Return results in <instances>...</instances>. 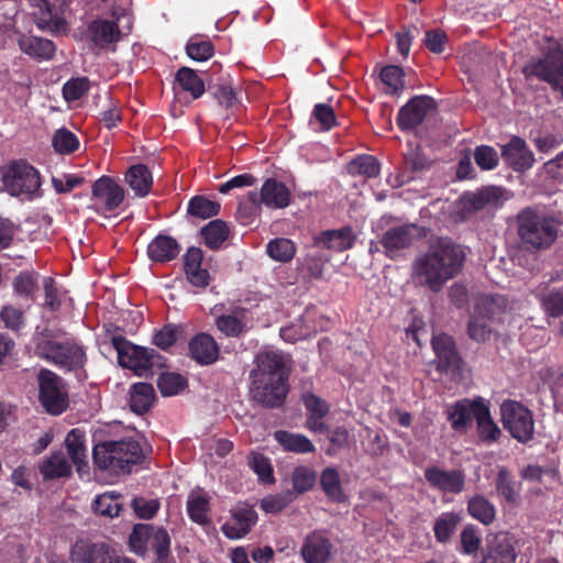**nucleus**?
Segmentation results:
<instances>
[{
  "mask_svg": "<svg viewBox=\"0 0 563 563\" xmlns=\"http://www.w3.org/2000/svg\"><path fill=\"white\" fill-rule=\"evenodd\" d=\"M464 258L465 253L460 245L448 239H439L413 260L412 280L421 287L439 292L461 272Z\"/></svg>",
  "mask_w": 563,
  "mask_h": 563,
  "instance_id": "nucleus-1",
  "label": "nucleus"
},
{
  "mask_svg": "<svg viewBox=\"0 0 563 563\" xmlns=\"http://www.w3.org/2000/svg\"><path fill=\"white\" fill-rule=\"evenodd\" d=\"M289 360L278 351H264L255 357L251 372L252 398L264 407L275 408L284 404L288 386Z\"/></svg>",
  "mask_w": 563,
  "mask_h": 563,
  "instance_id": "nucleus-2",
  "label": "nucleus"
},
{
  "mask_svg": "<svg viewBox=\"0 0 563 563\" xmlns=\"http://www.w3.org/2000/svg\"><path fill=\"white\" fill-rule=\"evenodd\" d=\"M518 235L529 249L549 247L558 238V223L543 212L527 208L517 217Z\"/></svg>",
  "mask_w": 563,
  "mask_h": 563,
  "instance_id": "nucleus-3",
  "label": "nucleus"
},
{
  "mask_svg": "<svg viewBox=\"0 0 563 563\" xmlns=\"http://www.w3.org/2000/svg\"><path fill=\"white\" fill-rule=\"evenodd\" d=\"M35 354L68 372L81 368L86 362L81 346L71 341H57L48 334H41L36 339Z\"/></svg>",
  "mask_w": 563,
  "mask_h": 563,
  "instance_id": "nucleus-4",
  "label": "nucleus"
},
{
  "mask_svg": "<svg viewBox=\"0 0 563 563\" xmlns=\"http://www.w3.org/2000/svg\"><path fill=\"white\" fill-rule=\"evenodd\" d=\"M506 299L503 296H482L477 299L474 312L467 324L468 336L477 342L489 339L493 323L504 322Z\"/></svg>",
  "mask_w": 563,
  "mask_h": 563,
  "instance_id": "nucleus-5",
  "label": "nucleus"
},
{
  "mask_svg": "<svg viewBox=\"0 0 563 563\" xmlns=\"http://www.w3.org/2000/svg\"><path fill=\"white\" fill-rule=\"evenodd\" d=\"M2 183L11 196L33 197L41 187L38 172L25 162H14L2 172Z\"/></svg>",
  "mask_w": 563,
  "mask_h": 563,
  "instance_id": "nucleus-6",
  "label": "nucleus"
},
{
  "mask_svg": "<svg viewBox=\"0 0 563 563\" xmlns=\"http://www.w3.org/2000/svg\"><path fill=\"white\" fill-rule=\"evenodd\" d=\"M501 422L512 438L526 443L533 437L534 421L531 411L516 400H506L500 407Z\"/></svg>",
  "mask_w": 563,
  "mask_h": 563,
  "instance_id": "nucleus-7",
  "label": "nucleus"
},
{
  "mask_svg": "<svg viewBox=\"0 0 563 563\" xmlns=\"http://www.w3.org/2000/svg\"><path fill=\"white\" fill-rule=\"evenodd\" d=\"M40 401L47 412L60 415L68 407V394L64 380L49 369H41L37 375Z\"/></svg>",
  "mask_w": 563,
  "mask_h": 563,
  "instance_id": "nucleus-8",
  "label": "nucleus"
},
{
  "mask_svg": "<svg viewBox=\"0 0 563 563\" xmlns=\"http://www.w3.org/2000/svg\"><path fill=\"white\" fill-rule=\"evenodd\" d=\"M111 342L122 367L130 368L136 375L143 376L154 365L156 356L154 350L134 345L121 335L112 336Z\"/></svg>",
  "mask_w": 563,
  "mask_h": 563,
  "instance_id": "nucleus-9",
  "label": "nucleus"
},
{
  "mask_svg": "<svg viewBox=\"0 0 563 563\" xmlns=\"http://www.w3.org/2000/svg\"><path fill=\"white\" fill-rule=\"evenodd\" d=\"M526 71L550 84L563 96V41L538 60L526 66Z\"/></svg>",
  "mask_w": 563,
  "mask_h": 563,
  "instance_id": "nucleus-10",
  "label": "nucleus"
},
{
  "mask_svg": "<svg viewBox=\"0 0 563 563\" xmlns=\"http://www.w3.org/2000/svg\"><path fill=\"white\" fill-rule=\"evenodd\" d=\"M435 108L437 103L433 98L426 95L416 96L399 110L397 123L401 130H412L421 124Z\"/></svg>",
  "mask_w": 563,
  "mask_h": 563,
  "instance_id": "nucleus-11",
  "label": "nucleus"
},
{
  "mask_svg": "<svg viewBox=\"0 0 563 563\" xmlns=\"http://www.w3.org/2000/svg\"><path fill=\"white\" fill-rule=\"evenodd\" d=\"M74 563H134L128 558L112 555L104 544L77 541L71 549Z\"/></svg>",
  "mask_w": 563,
  "mask_h": 563,
  "instance_id": "nucleus-12",
  "label": "nucleus"
},
{
  "mask_svg": "<svg viewBox=\"0 0 563 563\" xmlns=\"http://www.w3.org/2000/svg\"><path fill=\"white\" fill-rule=\"evenodd\" d=\"M424 478L430 487L444 494H460L465 486V475L460 470L427 467Z\"/></svg>",
  "mask_w": 563,
  "mask_h": 563,
  "instance_id": "nucleus-13",
  "label": "nucleus"
},
{
  "mask_svg": "<svg viewBox=\"0 0 563 563\" xmlns=\"http://www.w3.org/2000/svg\"><path fill=\"white\" fill-rule=\"evenodd\" d=\"M487 401L482 397L475 399L464 398L448 408V419L456 432H466L473 420H477V412Z\"/></svg>",
  "mask_w": 563,
  "mask_h": 563,
  "instance_id": "nucleus-14",
  "label": "nucleus"
},
{
  "mask_svg": "<svg viewBox=\"0 0 563 563\" xmlns=\"http://www.w3.org/2000/svg\"><path fill=\"white\" fill-rule=\"evenodd\" d=\"M249 200L254 205H265L268 208L282 209L289 205L290 191L280 181L269 178L267 179L260 192H249Z\"/></svg>",
  "mask_w": 563,
  "mask_h": 563,
  "instance_id": "nucleus-15",
  "label": "nucleus"
},
{
  "mask_svg": "<svg viewBox=\"0 0 563 563\" xmlns=\"http://www.w3.org/2000/svg\"><path fill=\"white\" fill-rule=\"evenodd\" d=\"M505 190L500 187H485L476 192H467L460 199L461 211L464 218L486 208L497 206L506 199Z\"/></svg>",
  "mask_w": 563,
  "mask_h": 563,
  "instance_id": "nucleus-16",
  "label": "nucleus"
},
{
  "mask_svg": "<svg viewBox=\"0 0 563 563\" xmlns=\"http://www.w3.org/2000/svg\"><path fill=\"white\" fill-rule=\"evenodd\" d=\"M300 554L305 563H329L333 544L322 532L313 531L303 540Z\"/></svg>",
  "mask_w": 563,
  "mask_h": 563,
  "instance_id": "nucleus-17",
  "label": "nucleus"
},
{
  "mask_svg": "<svg viewBox=\"0 0 563 563\" xmlns=\"http://www.w3.org/2000/svg\"><path fill=\"white\" fill-rule=\"evenodd\" d=\"M124 199V190L110 177H101L92 186V200L106 211L118 208Z\"/></svg>",
  "mask_w": 563,
  "mask_h": 563,
  "instance_id": "nucleus-18",
  "label": "nucleus"
},
{
  "mask_svg": "<svg viewBox=\"0 0 563 563\" xmlns=\"http://www.w3.org/2000/svg\"><path fill=\"white\" fill-rule=\"evenodd\" d=\"M501 156L507 165L516 172L530 169L534 164V155L526 141L519 136H512L503 145Z\"/></svg>",
  "mask_w": 563,
  "mask_h": 563,
  "instance_id": "nucleus-19",
  "label": "nucleus"
},
{
  "mask_svg": "<svg viewBox=\"0 0 563 563\" xmlns=\"http://www.w3.org/2000/svg\"><path fill=\"white\" fill-rule=\"evenodd\" d=\"M416 235L417 227L413 224L394 227L383 234L380 243L386 254L394 257L399 251L409 247Z\"/></svg>",
  "mask_w": 563,
  "mask_h": 563,
  "instance_id": "nucleus-20",
  "label": "nucleus"
},
{
  "mask_svg": "<svg viewBox=\"0 0 563 563\" xmlns=\"http://www.w3.org/2000/svg\"><path fill=\"white\" fill-rule=\"evenodd\" d=\"M257 515L252 508H240L231 512V517L222 526V532L229 539H241L256 523Z\"/></svg>",
  "mask_w": 563,
  "mask_h": 563,
  "instance_id": "nucleus-21",
  "label": "nucleus"
},
{
  "mask_svg": "<svg viewBox=\"0 0 563 563\" xmlns=\"http://www.w3.org/2000/svg\"><path fill=\"white\" fill-rule=\"evenodd\" d=\"M111 446L115 471L130 472L131 465L139 463L143 457L142 449L135 440L111 441Z\"/></svg>",
  "mask_w": 563,
  "mask_h": 563,
  "instance_id": "nucleus-22",
  "label": "nucleus"
},
{
  "mask_svg": "<svg viewBox=\"0 0 563 563\" xmlns=\"http://www.w3.org/2000/svg\"><path fill=\"white\" fill-rule=\"evenodd\" d=\"M90 40L96 46L107 48L124 36L117 22L106 19L93 21L88 27Z\"/></svg>",
  "mask_w": 563,
  "mask_h": 563,
  "instance_id": "nucleus-23",
  "label": "nucleus"
},
{
  "mask_svg": "<svg viewBox=\"0 0 563 563\" xmlns=\"http://www.w3.org/2000/svg\"><path fill=\"white\" fill-rule=\"evenodd\" d=\"M432 346L438 357V366L441 371L454 372L460 367L461 358L450 335L443 333L434 335Z\"/></svg>",
  "mask_w": 563,
  "mask_h": 563,
  "instance_id": "nucleus-24",
  "label": "nucleus"
},
{
  "mask_svg": "<svg viewBox=\"0 0 563 563\" xmlns=\"http://www.w3.org/2000/svg\"><path fill=\"white\" fill-rule=\"evenodd\" d=\"M189 351L191 357L199 364L209 365L219 356V346L214 339L207 334L200 333L189 342Z\"/></svg>",
  "mask_w": 563,
  "mask_h": 563,
  "instance_id": "nucleus-25",
  "label": "nucleus"
},
{
  "mask_svg": "<svg viewBox=\"0 0 563 563\" xmlns=\"http://www.w3.org/2000/svg\"><path fill=\"white\" fill-rule=\"evenodd\" d=\"M18 45L24 54L37 60L51 59L56 51V46L51 40L33 35H20Z\"/></svg>",
  "mask_w": 563,
  "mask_h": 563,
  "instance_id": "nucleus-26",
  "label": "nucleus"
},
{
  "mask_svg": "<svg viewBox=\"0 0 563 563\" xmlns=\"http://www.w3.org/2000/svg\"><path fill=\"white\" fill-rule=\"evenodd\" d=\"M355 236L349 227L338 230H328L321 232L316 238V244L332 251L341 252L352 247Z\"/></svg>",
  "mask_w": 563,
  "mask_h": 563,
  "instance_id": "nucleus-27",
  "label": "nucleus"
},
{
  "mask_svg": "<svg viewBox=\"0 0 563 563\" xmlns=\"http://www.w3.org/2000/svg\"><path fill=\"white\" fill-rule=\"evenodd\" d=\"M86 434L80 429H73L65 439L67 452L77 467L78 473L85 472L87 467Z\"/></svg>",
  "mask_w": 563,
  "mask_h": 563,
  "instance_id": "nucleus-28",
  "label": "nucleus"
},
{
  "mask_svg": "<svg viewBox=\"0 0 563 563\" xmlns=\"http://www.w3.org/2000/svg\"><path fill=\"white\" fill-rule=\"evenodd\" d=\"M274 439L286 452L306 454L316 451L313 443L300 433L277 430L274 432Z\"/></svg>",
  "mask_w": 563,
  "mask_h": 563,
  "instance_id": "nucleus-29",
  "label": "nucleus"
},
{
  "mask_svg": "<svg viewBox=\"0 0 563 563\" xmlns=\"http://www.w3.org/2000/svg\"><path fill=\"white\" fill-rule=\"evenodd\" d=\"M517 553L512 540L508 534L501 533L496 537L484 563H515Z\"/></svg>",
  "mask_w": 563,
  "mask_h": 563,
  "instance_id": "nucleus-30",
  "label": "nucleus"
},
{
  "mask_svg": "<svg viewBox=\"0 0 563 563\" xmlns=\"http://www.w3.org/2000/svg\"><path fill=\"white\" fill-rule=\"evenodd\" d=\"M147 253L150 258L155 262H168L179 254V246L175 239L158 235L148 244Z\"/></svg>",
  "mask_w": 563,
  "mask_h": 563,
  "instance_id": "nucleus-31",
  "label": "nucleus"
},
{
  "mask_svg": "<svg viewBox=\"0 0 563 563\" xmlns=\"http://www.w3.org/2000/svg\"><path fill=\"white\" fill-rule=\"evenodd\" d=\"M125 181L137 197H145L152 187L153 177L145 165L131 166L125 174Z\"/></svg>",
  "mask_w": 563,
  "mask_h": 563,
  "instance_id": "nucleus-32",
  "label": "nucleus"
},
{
  "mask_svg": "<svg viewBox=\"0 0 563 563\" xmlns=\"http://www.w3.org/2000/svg\"><path fill=\"white\" fill-rule=\"evenodd\" d=\"M155 400L154 388L147 383H135L130 391V407L135 413L146 412Z\"/></svg>",
  "mask_w": 563,
  "mask_h": 563,
  "instance_id": "nucleus-33",
  "label": "nucleus"
},
{
  "mask_svg": "<svg viewBox=\"0 0 563 563\" xmlns=\"http://www.w3.org/2000/svg\"><path fill=\"white\" fill-rule=\"evenodd\" d=\"M40 471L44 478H58L68 476L71 466L63 452H55L42 461Z\"/></svg>",
  "mask_w": 563,
  "mask_h": 563,
  "instance_id": "nucleus-34",
  "label": "nucleus"
},
{
  "mask_svg": "<svg viewBox=\"0 0 563 563\" xmlns=\"http://www.w3.org/2000/svg\"><path fill=\"white\" fill-rule=\"evenodd\" d=\"M477 432L479 439L485 443H494L501 435V430L495 423L490 416V410L488 404L485 407H482L477 412Z\"/></svg>",
  "mask_w": 563,
  "mask_h": 563,
  "instance_id": "nucleus-35",
  "label": "nucleus"
},
{
  "mask_svg": "<svg viewBox=\"0 0 563 563\" xmlns=\"http://www.w3.org/2000/svg\"><path fill=\"white\" fill-rule=\"evenodd\" d=\"M496 490L509 504H516L519 500L520 484L516 483L506 467H500L498 471Z\"/></svg>",
  "mask_w": 563,
  "mask_h": 563,
  "instance_id": "nucleus-36",
  "label": "nucleus"
},
{
  "mask_svg": "<svg viewBox=\"0 0 563 563\" xmlns=\"http://www.w3.org/2000/svg\"><path fill=\"white\" fill-rule=\"evenodd\" d=\"M468 514L483 525H490L496 517L495 506L484 496L477 495L470 499Z\"/></svg>",
  "mask_w": 563,
  "mask_h": 563,
  "instance_id": "nucleus-37",
  "label": "nucleus"
},
{
  "mask_svg": "<svg viewBox=\"0 0 563 563\" xmlns=\"http://www.w3.org/2000/svg\"><path fill=\"white\" fill-rule=\"evenodd\" d=\"M187 511L190 519L199 525L209 521V500L201 492H192L187 499Z\"/></svg>",
  "mask_w": 563,
  "mask_h": 563,
  "instance_id": "nucleus-38",
  "label": "nucleus"
},
{
  "mask_svg": "<svg viewBox=\"0 0 563 563\" xmlns=\"http://www.w3.org/2000/svg\"><path fill=\"white\" fill-rule=\"evenodd\" d=\"M201 235L208 247L216 250L228 239L229 228L221 220H213L201 229Z\"/></svg>",
  "mask_w": 563,
  "mask_h": 563,
  "instance_id": "nucleus-39",
  "label": "nucleus"
},
{
  "mask_svg": "<svg viewBox=\"0 0 563 563\" xmlns=\"http://www.w3.org/2000/svg\"><path fill=\"white\" fill-rule=\"evenodd\" d=\"M179 86L197 99L205 92L203 80L189 67H181L176 74Z\"/></svg>",
  "mask_w": 563,
  "mask_h": 563,
  "instance_id": "nucleus-40",
  "label": "nucleus"
},
{
  "mask_svg": "<svg viewBox=\"0 0 563 563\" xmlns=\"http://www.w3.org/2000/svg\"><path fill=\"white\" fill-rule=\"evenodd\" d=\"M379 163L372 155H361L347 165V172L353 176L374 178L379 174Z\"/></svg>",
  "mask_w": 563,
  "mask_h": 563,
  "instance_id": "nucleus-41",
  "label": "nucleus"
},
{
  "mask_svg": "<svg viewBox=\"0 0 563 563\" xmlns=\"http://www.w3.org/2000/svg\"><path fill=\"white\" fill-rule=\"evenodd\" d=\"M92 507L95 512L102 517L111 519L118 517L121 510L119 495L113 492L101 494L96 497Z\"/></svg>",
  "mask_w": 563,
  "mask_h": 563,
  "instance_id": "nucleus-42",
  "label": "nucleus"
},
{
  "mask_svg": "<svg viewBox=\"0 0 563 563\" xmlns=\"http://www.w3.org/2000/svg\"><path fill=\"white\" fill-rule=\"evenodd\" d=\"M461 517L455 512H443L434 522V534L439 542H446L455 532Z\"/></svg>",
  "mask_w": 563,
  "mask_h": 563,
  "instance_id": "nucleus-43",
  "label": "nucleus"
},
{
  "mask_svg": "<svg viewBox=\"0 0 563 563\" xmlns=\"http://www.w3.org/2000/svg\"><path fill=\"white\" fill-rule=\"evenodd\" d=\"M321 486L330 499L334 501H342L344 499L340 476L335 468L328 467L322 472Z\"/></svg>",
  "mask_w": 563,
  "mask_h": 563,
  "instance_id": "nucleus-44",
  "label": "nucleus"
},
{
  "mask_svg": "<svg viewBox=\"0 0 563 563\" xmlns=\"http://www.w3.org/2000/svg\"><path fill=\"white\" fill-rule=\"evenodd\" d=\"M53 147L59 154H71L79 147L78 137L66 128L58 129L53 135Z\"/></svg>",
  "mask_w": 563,
  "mask_h": 563,
  "instance_id": "nucleus-45",
  "label": "nucleus"
},
{
  "mask_svg": "<svg viewBox=\"0 0 563 563\" xmlns=\"http://www.w3.org/2000/svg\"><path fill=\"white\" fill-rule=\"evenodd\" d=\"M268 255L282 263L292 260L296 254V247L292 241L284 238L275 239L267 244Z\"/></svg>",
  "mask_w": 563,
  "mask_h": 563,
  "instance_id": "nucleus-46",
  "label": "nucleus"
},
{
  "mask_svg": "<svg viewBox=\"0 0 563 563\" xmlns=\"http://www.w3.org/2000/svg\"><path fill=\"white\" fill-rule=\"evenodd\" d=\"M220 203L212 201L202 196H196L188 203V213L201 219H207L218 214Z\"/></svg>",
  "mask_w": 563,
  "mask_h": 563,
  "instance_id": "nucleus-47",
  "label": "nucleus"
},
{
  "mask_svg": "<svg viewBox=\"0 0 563 563\" xmlns=\"http://www.w3.org/2000/svg\"><path fill=\"white\" fill-rule=\"evenodd\" d=\"M316 479V472L308 466H298L291 474L292 486L298 494H302L311 489Z\"/></svg>",
  "mask_w": 563,
  "mask_h": 563,
  "instance_id": "nucleus-48",
  "label": "nucleus"
},
{
  "mask_svg": "<svg viewBox=\"0 0 563 563\" xmlns=\"http://www.w3.org/2000/svg\"><path fill=\"white\" fill-rule=\"evenodd\" d=\"M157 386L163 396H174L186 386V379L176 373H163L159 375Z\"/></svg>",
  "mask_w": 563,
  "mask_h": 563,
  "instance_id": "nucleus-49",
  "label": "nucleus"
},
{
  "mask_svg": "<svg viewBox=\"0 0 563 563\" xmlns=\"http://www.w3.org/2000/svg\"><path fill=\"white\" fill-rule=\"evenodd\" d=\"M402 77V69L398 66H386L380 71V79L388 93H397L402 90L405 86Z\"/></svg>",
  "mask_w": 563,
  "mask_h": 563,
  "instance_id": "nucleus-50",
  "label": "nucleus"
},
{
  "mask_svg": "<svg viewBox=\"0 0 563 563\" xmlns=\"http://www.w3.org/2000/svg\"><path fill=\"white\" fill-rule=\"evenodd\" d=\"M186 52L191 59L203 62L213 55L214 48L210 41L192 37L186 46Z\"/></svg>",
  "mask_w": 563,
  "mask_h": 563,
  "instance_id": "nucleus-51",
  "label": "nucleus"
},
{
  "mask_svg": "<svg viewBox=\"0 0 563 563\" xmlns=\"http://www.w3.org/2000/svg\"><path fill=\"white\" fill-rule=\"evenodd\" d=\"M216 325L227 336H239L245 329L242 318L236 313L218 317Z\"/></svg>",
  "mask_w": 563,
  "mask_h": 563,
  "instance_id": "nucleus-52",
  "label": "nucleus"
},
{
  "mask_svg": "<svg viewBox=\"0 0 563 563\" xmlns=\"http://www.w3.org/2000/svg\"><path fill=\"white\" fill-rule=\"evenodd\" d=\"M92 455L93 461L99 468L115 471L111 441L95 445Z\"/></svg>",
  "mask_w": 563,
  "mask_h": 563,
  "instance_id": "nucleus-53",
  "label": "nucleus"
},
{
  "mask_svg": "<svg viewBox=\"0 0 563 563\" xmlns=\"http://www.w3.org/2000/svg\"><path fill=\"white\" fill-rule=\"evenodd\" d=\"M152 528L148 525H136L130 534V547L135 553H143L151 543Z\"/></svg>",
  "mask_w": 563,
  "mask_h": 563,
  "instance_id": "nucleus-54",
  "label": "nucleus"
},
{
  "mask_svg": "<svg viewBox=\"0 0 563 563\" xmlns=\"http://www.w3.org/2000/svg\"><path fill=\"white\" fill-rule=\"evenodd\" d=\"M474 159L482 169L490 170L498 165L499 157L493 147L482 145L475 148Z\"/></svg>",
  "mask_w": 563,
  "mask_h": 563,
  "instance_id": "nucleus-55",
  "label": "nucleus"
},
{
  "mask_svg": "<svg viewBox=\"0 0 563 563\" xmlns=\"http://www.w3.org/2000/svg\"><path fill=\"white\" fill-rule=\"evenodd\" d=\"M292 499V494L287 492L279 495H269L261 500V508L268 514L282 511Z\"/></svg>",
  "mask_w": 563,
  "mask_h": 563,
  "instance_id": "nucleus-56",
  "label": "nucleus"
},
{
  "mask_svg": "<svg viewBox=\"0 0 563 563\" xmlns=\"http://www.w3.org/2000/svg\"><path fill=\"white\" fill-rule=\"evenodd\" d=\"M312 117L316 121L319 122L320 129L323 131H329L332 126L335 125V115L333 109L328 104H316L312 111Z\"/></svg>",
  "mask_w": 563,
  "mask_h": 563,
  "instance_id": "nucleus-57",
  "label": "nucleus"
},
{
  "mask_svg": "<svg viewBox=\"0 0 563 563\" xmlns=\"http://www.w3.org/2000/svg\"><path fill=\"white\" fill-rule=\"evenodd\" d=\"M16 294L23 297H31L36 288V276L31 273L19 274L13 282Z\"/></svg>",
  "mask_w": 563,
  "mask_h": 563,
  "instance_id": "nucleus-58",
  "label": "nucleus"
},
{
  "mask_svg": "<svg viewBox=\"0 0 563 563\" xmlns=\"http://www.w3.org/2000/svg\"><path fill=\"white\" fill-rule=\"evenodd\" d=\"M214 97L221 106L232 108L241 102V91H235L230 85H220Z\"/></svg>",
  "mask_w": 563,
  "mask_h": 563,
  "instance_id": "nucleus-59",
  "label": "nucleus"
},
{
  "mask_svg": "<svg viewBox=\"0 0 563 563\" xmlns=\"http://www.w3.org/2000/svg\"><path fill=\"white\" fill-rule=\"evenodd\" d=\"M250 467L260 476L262 481L269 482L272 481V466L264 455L262 454H253L250 459Z\"/></svg>",
  "mask_w": 563,
  "mask_h": 563,
  "instance_id": "nucleus-60",
  "label": "nucleus"
},
{
  "mask_svg": "<svg viewBox=\"0 0 563 563\" xmlns=\"http://www.w3.org/2000/svg\"><path fill=\"white\" fill-rule=\"evenodd\" d=\"M132 507L137 517L142 519H151L158 510L159 504L155 499L134 498Z\"/></svg>",
  "mask_w": 563,
  "mask_h": 563,
  "instance_id": "nucleus-61",
  "label": "nucleus"
},
{
  "mask_svg": "<svg viewBox=\"0 0 563 563\" xmlns=\"http://www.w3.org/2000/svg\"><path fill=\"white\" fill-rule=\"evenodd\" d=\"M0 318L4 325L11 330H19L23 325V312L12 306L3 307Z\"/></svg>",
  "mask_w": 563,
  "mask_h": 563,
  "instance_id": "nucleus-62",
  "label": "nucleus"
},
{
  "mask_svg": "<svg viewBox=\"0 0 563 563\" xmlns=\"http://www.w3.org/2000/svg\"><path fill=\"white\" fill-rule=\"evenodd\" d=\"M88 89V82L84 78L67 81L64 85L63 93L66 100L79 99Z\"/></svg>",
  "mask_w": 563,
  "mask_h": 563,
  "instance_id": "nucleus-63",
  "label": "nucleus"
},
{
  "mask_svg": "<svg viewBox=\"0 0 563 563\" xmlns=\"http://www.w3.org/2000/svg\"><path fill=\"white\" fill-rule=\"evenodd\" d=\"M177 339V329L174 325H166L154 334L153 342L156 346L166 350L172 346Z\"/></svg>",
  "mask_w": 563,
  "mask_h": 563,
  "instance_id": "nucleus-64",
  "label": "nucleus"
}]
</instances>
